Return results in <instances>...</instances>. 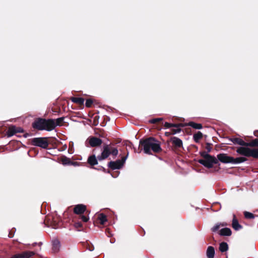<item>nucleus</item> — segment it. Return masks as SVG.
<instances>
[{"mask_svg": "<svg viewBox=\"0 0 258 258\" xmlns=\"http://www.w3.org/2000/svg\"><path fill=\"white\" fill-rule=\"evenodd\" d=\"M172 135V134H171V132H165V135L167 137H168L170 135Z\"/></svg>", "mask_w": 258, "mask_h": 258, "instance_id": "nucleus-42", "label": "nucleus"}, {"mask_svg": "<svg viewBox=\"0 0 258 258\" xmlns=\"http://www.w3.org/2000/svg\"><path fill=\"white\" fill-rule=\"evenodd\" d=\"M231 141L234 144H237L242 146L246 147V143L244 142L242 139L239 138H234L231 139Z\"/></svg>", "mask_w": 258, "mask_h": 258, "instance_id": "nucleus-18", "label": "nucleus"}, {"mask_svg": "<svg viewBox=\"0 0 258 258\" xmlns=\"http://www.w3.org/2000/svg\"><path fill=\"white\" fill-rule=\"evenodd\" d=\"M60 244L59 241L56 239L52 241V250L53 252H57L59 250Z\"/></svg>", "mask_w": 258, "mask_h": 258, "instance_id": "nucleus-15", "label": "nucleus"}, {"mask_svg": "<svg viewBox=\"0 0 258 258\" xmlns=\"http://www.w3.org/2000/svg\"><path fill=\"white\" fill-rule=\"evenodd\" d=\"M134 151H135V152H137V150H136V148H134Z\"/></svg>", "mask_w": 258, "mask_h": 258, "instance_id": "nucleus-45", "label": "nucleus"}, {"mask_svg": "<svg viewBox=\"0 0 258 258\" xmlns=\"http://www.w3.org/2000/svg\"><path fill=\"white\" fill-rule=\"evenodd\" d=\"M236 152L245 157L258 158V149H250L245 146L240 147L237 148Z\"/></svg>", "mask_w": 258, "mask_h": 258, "instance_id": "nucleus-4", "label": "nucleus"}, {"mask_svg": "<svg viewBox=\"0 0 258 258\" xmlns=\"http://www.w3.org/2000/svg\"><path fill=\"white\" fill-rule=\"evenodd\" d=\"M43 126L44 128L43 130L47 131H51L55 128V124H54V119H45Z\"/></svg>", "mask_w": 258, "mask_h": 258, "instance_id": "nucleus-10", "label": "nucleus"}, {"mask_svg": "<svg viewBox=\"0 0 258 258\" xmlns=\"http://www.w3.org/2000/svg\"><path fill=\"white\" fill-rule=\"evenodd\" d=\"M118 153L116 147H113L112 144H104L103 146L101 154L97 157L95 155H92L88 157L87 163L91 168L98 170H102L106 172V169L101 166H99L98 168H95L94 166L98 164V161H102L107 159L110 155L116 157Z\"/></svg>", "mask_w": 258, "mask_h": 258, "instance_id": "nucleus-1", "label": "nucleus"}, {"mask_svg": "<svg viewBox=\"0 0 258 258\" xmlns=\"http://www.w3.org/2000/svg\"><path fill=\"white\" fill-rule=\"evenodd\" d=\"M219 234L221 236H231L232 234V231L231 229L229 228H224L221 229L219 231Z\"/></svg>", "mask_w": 258, "mask_h": 258, "instance_id": "nucleus-19", "label": "nucleus"}, {"mask_svg": "<svg viewBox=\"0 0 258 258\" xmlns=\"http://www.w3.org/2000/svg\"><path fill=\"white\" fill-rule=\"evenodd\" d=\"M71 100L79 105H84V99L83 98L73 97L71 98Z\"/></svg>", "mask_w": 258, "mask_h": 258, "instance_id": "nucleus-21", "label": "nucleus"}, {"mask_svg": "<svg viewBox=\"0 0 258 258\" xmlns=\"http://www.w3.org/2000/svg\"><path fill=\"white\" fill-rule=\"evenodd\" d=\"M163 118H153L149 120V122L151 123H157L158 122H160L162 121Z\"/></svg>", "mask_w": 258, "mask_h": 258, "instance_id": "nucleus-33", "label": "nucleus"}, {"mask_svg": "<svg viewBox=\"0 0 258 258\" xmlns=\"http://www.w3.org/2000/svg\"><path fill=\"white\" fill-rule=\"evenodd\" d=\"M127 152L126 156L122 157L121 160H117L115 161H110L108 163V167L112 170L119 169L122 168L124 165L125 160L128 156Z\"/></svg>", "mask_w": 258, "mask_h": 258, "instance_id": "nucleus-7", "label": "nucleus"}, {"mask_svg": "<svg viewBox=\"0 0 258 258\" xmlns=\"http://www.w3.org/2000/svg\"><path fill=\"white\" fill-rule=\"evenodd\" d=\"M164 126L165 128H168L170 127H184V125L183 123H171L167 122H165L164 124Z\"/></svg>", "mask_w": 258, "mask_h": 258, "instance_id": "nucleus-20", "label": "nucleus"}, {"mask_svg": "<svg viewBox=\"0 0 258 258\" xmlns=\"http://www.w3.org/2000/svg\"><path fill=\"white\" fill-rule=\"evenodd\" d=\"M247 160V159L245 157H237L236 158H233V161L232 162V163L237 164V163H240L243 162H245Z\"/></svg>", "mask_w": 258, "mask_h": 258, "instance_id": "nucleus-28", "label": "nucleus"}, {"mask_svg": "<svg viewBox=\"0 0 258 258\" xmlns=\"http://www.w3.org/2000/svg\"><path fill=\"white\" fill-rule=\"evenodd\" d=\"M64 117H61L57 118L55 120H54V124H55V127L57 125L60 126L62 125V123L63 122Z\"/></svg>", "mask_w": 258, "mask_h": 258, "instance_id": "nucleus-31", "label": "nucleus"}, {"mask_svg": "<svg viewBox=\"0 0 258 258\" xmlns=\"http://www.w3.org/2000/svg\"><path fill=\"white\" fill-rule=\"evenodd\" d=\"M227 224L225 222L220 223H217L216 224L214 227H213L211 228V230L213 232H216L220 228V227H224L227 226Z\"/></svg>", "mask_w": 258, "mask_h": 258, "instance_id": "nucleus-25", "label": "nucleus"}, {"mask_svg": "<svg viewBox=\"0 0 258 258\" xmlns=\"http://www.w3.org/2000/svg\"><path fill=\"white\" fill-rule=\"evenodd\" d=\"M48 139L46 137L34 138L31 140V144L33 146L47 149L49 145Z\"/></svg>", "mask_w": 258, "mask_h": 258, "instance_id": "nucleus-6", "label": "nucleus"}, {"mask_svg": "<svg viewBox=\"0 0 258 258\" xmlns=\"http://www.w3.org/2000/svg\"><path fill=\"white\" fill-rule=\"evenodd\" d=\"M14 236V233L12 230H11L9 234V237L10 238H12Z\"/></svg>", "mask_w": 258, "mask_h": 258, "instance_id": "nucleus-41", "label": "nucleus"}, {"mask_svg": "<svg viewBox=\"0 0 258 258\" xmlns=\"http://www.w3.org/2000/svg\"><path fill=\"white\" fill-rule=\"evenodd\" d=\"M184 126H191L195 129L200 130L203 128V125L201 123H198L194 121H189L188 123L184 124Z\"/></svg>", "mask_w": 258, "mask_h": 258, "instance_id": "nucleus-16", "label": "nucleus"}, {"mask_svg": "<svg viewBox=\"0 0 258 258\" xmlns=\"http://www.w3.org/2000/svg\"><path fill=\"white\" fill-rule=\"evenodd\" d=\"M200 154L203 159H199L198 162L205 167L209 169L212 168L214 164H218L219 166H220L218 160L215 156L208 154L206 151L200 152Z\"/></svg>", "mask_w": 258, "mask_h": 258, "instance_id": "nucleus-3", "label": "nucleus"}, {"mask_svg": "<svg viewBox=\"0 0 258 258\" xmlns=\"http://www.w3.org/2000/svg\"><path fill=\"white\" fill-rule=\"evenodd\" d=\"M219 249L222 252H226L228 249V244L225 242H222L220 243Z\"/></svg>", "mask_w": 258, "mask_h": 258, "instance_id": "nucleus-24", "label": "nucleus"}, {"mask_svg": "<svg viewBox=\"0 0 258 258\" xmlns=\"http://www.w3.org/2000/svg\"><path fill=\"white\" fill-rule=\"evenodd\" d=\"M246 147H258V139H255L249 143H246Z\"/></svg>", "mask_w": 258, "mask_h": 258, "instance_id": "nucleus-27", "label": "nucleus"}, {"mask_svg": "<svg viewBox=\"0 0 258 258\" xmlns=\"http://www.w3.org/2000/svg\"><path fill=\"white\" fill-rule=\"evenodd\" d=\"M170 141L175 148H179L182 147V141L179 138L173 137L171 138Z\"/></svg>", "mask_w": 258, "mask_h": 258, "instance_id": "nucleus-13", "label": "nucleus"}, {"mask_svg": "<svg viewBox=\"0 0 258 258\" xmlns=\"http://www.w3.org/2000/svg\"><path fill=\"white\" fill-rule=\"evenodd\" d=\"M243 215L245 218L247 219H252L256 216L255 215L247 211H244L243 212Z\"/></svg>", "mask_w": 258, "mask_h": 258, "instance_id": "nucleus-29", "label": "nucleus"}, {"mask_svg": "<svg viewBox=\"0 0 258 258\" xmlns=\"http://www.w3.org/2000/svg\"><path fill=\"white\" fill-rule=\"evenodd\" d=\"M30 136V135L28 133H26L23 135L24 137H25V138H27V137H29Z\"/></svg>", "mask_w": 258, "mask_h": 258, "instance_id": "nucleus-44", "label": "nucleus"}, {"mask_svg": "<svg viewBox=\"0 0 258 258\" xmlns=\"http://www.w3.org/2000/svg\"><path fill=\"white\" fill-rule=\"evenodd\" d=\"M71 160L70 158L65 156H62L59 158L60 162L64 166L70 165Z\"/></svg>", "mask_w": 258, "mask_h": 258, "instance_id": "nucleus-22", "label": "nucleus"}, {"mask_svg": "<svg viewBox=\"0 0 258 258\" xmlns=\"http://www.w3.org/2000/svg\"><path fill=\"white\" fill-rule=\"evenodd\" d=\"M208 240L210 241V242L212 244L213 243L212 242V241H213V242H216V241L215 240L214 237L213 236H211Z\"/></svg>", "mask_w": 258, "mask_h": 258, "instance_id": "nucleus-39", "label": "nucleus"}, {"mask_svg": "<svg viewBox=\"0 0 258 258\" xmlns=\"http://www.w3.org/2000/svg\"><path fill=\"white\" fill-rule=\"evenodd\" d=\"M84 246L90 251H93L94 249L93 245L89 241H87L84 244Z\"/></svg>", "mask_w": 258, "mask_h": 258, "instance_id": "nucleus-30", "label": "nucleus"}, {"mask_svg": "<svg viewBox=\"0 0 258 258\" xmlns=\"http://www.w3.org/2000/svg\"><path fill=\"white\" fill-rule=\"evenodd\" d=\"M254 135L255 136V137H258V130H256V131H255L254 132Z\"/></svg>", "mask_w": 258, "mask_h": 258, "instance_id": "nucleus-43", "label": "nucleus"}, {"mask_svg": "<svg viewBox=\"0 0 258 258\" xmlns=\"http://www.w3.org/2000/svg\"><path fill=\"white\" fill-rule=\"evenodd\" d=\"M212 146H213V145L211 143H207L206 144L205 149L207 151V152L206 153H207L208 154V153H209L211 151L212 149Z\"/></svg>", "mask_w": 258, "mask_h": 258, "instance_id": "nucleus-36", "label": "nucleus"}, {"mask_svg": "<svg viewBox=\"0 0 258 258\" xmlns=\"http://www.w3.org/2000/svg\"><path fill=\"white\" fill-rule=\"evenodd\" d=\"M89 143L91 147H96L100 146L102 143V141L97 137H91L89 139Z\"/></svg>", "mask_w": 258, "mask_h": 258, "instance_id": "nucleus-12", "label": "nucleus"}, {"mask_svg": "<svg viewBox=\"0 0 258 258\" xmlns=\"http://www.w3.org/2000/svg\"><path fill=\"white\" fill-rule=\"evenodd\" d=\"M138 152L141 153L143 150L145 154L153 155L152 152L158 154L162 151L161 142L154 137H150L142 139L139 142Z\"/></svg>", "mask_w": 258, "mask_h": 258, "instance_id": "nucleus-2", "label": "nucleus"}, {"mask_svg": "<svg viewBox=\"0 0 258 258\" xmlns=\"http://www.w3.org/2000/svg\"><path fill=\"white\" fill-rule=\"evenodd\" d=\"M93 103V100L92 99H88L86 100L85 106L87 108H90L92 107V105Z\"/></svg>", "mask_w": 258, "mask_h": 258, "instance_id": "nucleus-34", "label": "nucleus"}, {"mask_svg": "<svg viewBox=\"0 0 258 258\" xmlns=\"http://www.w3.org/2000/svg\"><path fill=\"white\" fill-rule=\"evenodd\" d=\"M86 210L87 207L85 205L78 204L75 206L73 211L76 214L79 215L78 217L79 219L84 222H87L88 221L89 218L88 217L83 215Z\"/></svg>", "mask_w": 258, "mask_h": 258, "instance_id": "nucleus-5", "label": "nucleus"}, {"mask_svg": "<svg viewBox=\"0 0 258 258\" xmlns=\"http://www.w3.org/2000/svg\"><path fill=\"white\" fill-rule=\"evenodd\" d=\"M36 244V243H34L33 244V245L34 246V245H35Z\"/></svg>", "mask_w": 258, "mask_h": 258, "instance_id": "nucleus-46", "label": "nucleus"}, {"mask_svg": "<svg viewBox=\"0 0 258 258\" xmlns=\"http://www.w3.org/2000/svg\"><path fill=\"white\" fill-rule=\"evenodd\" d=\"M70 165H72L74 166H77L80 165V163L76 161H72L71 160Z\"/></svg>", "mask_w": 258, "mask_h": 258, "instance_id": "nucleus-38", "label": "nucleus"}, {"mask_svg": "<svg viewBox=\"0 0 258 258\" xmlns=\"http://www.w3.org/2000/svg\"><path fill=\"white\" fill-rule=\"evenodd\" d=\"M105 232L107 236L109 237L110 236L111 234L110 233V229L109 228H106Z\"/></svg>", "mask_w": 258, "mask_h": 258, "instance_id": "nucleus-40", "label": "nucleus"}, {"mask_svg": "<svg viewBox=\"0 0 258 258\" xmlns=\"http://www.w3.org/2000/svg\"><path fill=\"white\" fill-rule=\"evenodd\" d=\"M215 254V248L212 246L208 247L206 251V255L208 258H214Z\"/></svg>", "mask_w": 258, "mask_h": 258, "instance_id": "nucleus-17", "label": "nucleus"}, {"mask_svg": "<svg viewBox=\"0 0 258 258\" xmlns=\"http://www.w3.org/2000/svg\"><path fill=\"white\" fill-rule=\"evenodd\" d=\"M74 227L78 231H81L82 230V224L81 222H75L74 223Z\"/></svg>", "mask_w": 258, "mask_h": 258, "instance_id": "nucleus-32", "label": "nucleus"}, {"mask_svg": "<svg viewBox=\"0 0 258 258\" xmlns=\"http://www.w3.org/2000/svg\"><path fill=\"white\" fill-rule=\"evenodd\" d=\"M217 160L223 163H232L233 157L228 156L226 154L220 153L217 155Z\"/></svg>", "mask_w": 258, "mask_h": 258, "instance_id": "nucleus-8", "label": "nucleus"}, {"mask_svg": "<svg viewBox=\"0 0 258 258\" xmlns=\"http://www.w3.org/2000/svg\"><path fill=\"white\" fill-rule=\"evenodd\" d=\"M99 116L96 115L93 118V125L96 126L99 123Z\"/></svg>", "mask_w": 258, "mask_h": 258, "instance_id": "nucleus-37", "label": "nucleus"}, {"mask_svg": "<svg viewBox=\"0 0 258 258\" xmlns=\"http://www.w3.org/2000/svg\"><path fill=\"white\" fill-rule=\"evenodd\" d=\"M203 137V134L199 131L194 135L193 138L195 142L199 143L200 140L202 139Z\"/></svg>", "mask_w": 258, "mask_h": 258, "instance_id": "nucleus-26", "label": "nucleus"}, {"mask_svg": "<svg viewBox=\"0 0 258 258\" xmlns=\"http://www.w3.org/2000/svg\"><path fill=\"white\" fill-rule=\"evenodd\" d=\"M24 131L23 128L20 127H16L15 125H11L7 132V135L8 137H12L13 135L19 133H24Z\"/></svg>", "mask_w": 258, "mask_h": 258, "instance_id": "nucleus-9", "label": "nucleus"}, {"mask_svg": "<svg viewBox=\"0 0 258 258\" xmlns=\"http://www.w3.org/2000/svg\"><path fill=\"white\" fill-rule=\"evenodd\" d=\"M98 220L100 224L104 225L105 223L107 221L106 216L103 213H100L99 214L98 217Z\"/></svg>", "mask_w": 258, "mask_h": 258, "instance_id": "nucleus-23", "label": "nucleus"}, {"mask_svg": "<svg viewBox=\"0 0 258 258\" xmlns=\"http://www.w3.org/2000/svg\"><path fill=\"white\" fill-rule=\"evenodd\" d=\"M181 127H176V128H172L171 130V134L172 135H175L177 133H179L181 130L180 128Z\"/></svg>", "mask_w": 258, "mask_h": 258, "instance_id": "nucleus-35", "label": "nucleus"}, {"mask_svg": "<svg viewBox=\"0 0 258 258\" xmlns=\"http://www.w3.org/2000/svg\"><path fill=\"white\" fill-rule=\"evenodd\" d=\"M232 227L236 231L239 230L242 228V226L239 223L235 215H233L232 221Z\"/></svg>", "mask_w": 258, "mask_h": 258, "instance_id": "nucleus-14", "label": "nucleus"}, {"mask_svg": "<svg viewBox=\"0 0 258 258\" xmlns=\"http://www.w3.org/2000/svg\"><path fill=\"white\" fill-rule=\"evenodd\" d=\"M44 118H37L32 123V127L36 130L38 131H42L44 128L43 125L44 122Z\"/></svg>", "mask_w": 258, "mask_h": 258, "instance_id": "nucleus-11", "label": "nucleus"}]
</instances>
